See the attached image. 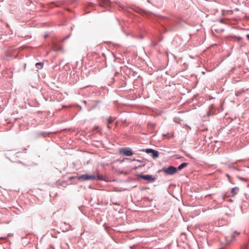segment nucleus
Returning <instances> with one entry per match:
<instances>
[{"mask_svg": "<svg viewBox=\"0 0 249 249\" xmlns=\"http://www.w3.org/2000/svg\"><path fill=\"white\" fill-rule=\"evenodd\" d=\"M239 191V188L238 187H235L231 189V193L232 194V196H234L237 194V192Z\"/></svg>", "mask_w": 249, "mask_h": 249, "instance_id": "7", "label": "nucleus"}, {"mask_svg": "<svg viewBox=\"0 0 249 249\" xmlns=\"http://www.w3.org/2000/svg\"><path fill=\"white\" fill-rule=\"evenodd\" d=\"M141 178L145 180H147L149 181H154V178H152L151 176L150 175H142Z\"/></svg>", "mask_w": 249, "mask_h": 249, "instance_id": "6", "label": "nucleus"}, {"mask_svg": "<svg viewBox=\"0 0 249 249\" xmlns=\"http://www.w3.org/2000/svg\"><path fill=\"white\" fill-rule=\"evenodd\" d=\"M43 63H37L36 64V67L37 68V69H41L43 67Z\"/></svg>", "mask_w": 249, "mask_h": 249, "instance_id": "9", "label": "nucleus"}, {"mask_svg": "<svg viewBox=\"0 0 249 249\" xmlns=\"http://www.w3.org/2000/svg\"><path fill=\"white\" fill-rule=\"evenodd\" d=\"M234 234H235L236 235H238L239 234V233H237V232H234Z\"/></svg>", "mask_w": 249, "mask_h": 249, "instance_id": "17", "label": "nucleus"}, {"mask_svg": "<svg viewBox=\"0 0 249 249\" xmlns=\"http://www.w3.org/2000/svg\"><path fill=\"white\" fill-rule=\"evenodd\" d=\"M187 164H188L187 163L183 162L182 164H181L180 165L178 166V167L177 169L180 170L183 169V168L186 167Z\"/></svg>", "mask_w": 249, "mask_h": 249, "instance_id": "8", "label": "nucleus"}, {"mask_svg": "<svg viewBox=\"0 0 249 249\" xmlns=\"http://www.w3.org/2000/svg\"><path fill=\"white\" fill-rule=\"evenodd\" d=\"M233 239V236L232 235L230 234V236H229L228 235H226L225 236V241H222V237H221L220 240L221 242V243L223 246L227 245L229 242L231 241Z\"/></svg>", "mask_w": 249, "mask_h": 249, "instance_id": "4", "label": "nucleus"}, {"mask_svg": "<svg viewBox=\"0 0 249 249\" xmlns=\"http://www.w3.org/2000/svg\"><path fill=\"white\" fill-rule=\"evenodd\" d=\"M53 50H54V51H58V50H59L58 49H57V48H54Z\"/></svg>", "mask_w": 249, "mask_h": 249, "instance_id": "15", "label": "nucleus"}, {"mask_svg": "<svg viewBox=\"0 0 249 249\" xmlns=\"http://www.w3.org/2000/svg\"><path fill=\"white\" fill-rule=\"evenodd\" d=\"M247 37L248 39L249 40V34L247 35Z\"/></svg>", "mask_w": 249, "mask_h": 249, "instance_id": "14", "label": "nucleus"}, {"mask_svg": "<svg viewBox=\"0 0 249 249\" xmlns=\"http://www.w3.org/2000/svg\"><path fill=\"white\" fill-rule=\"evenodd\" d=\"M120 153L126 156H131L133 155L132 151L126 148H123L120 149Z\"/></svg>", "mask_w": 249, "mask_h": 249, "instance_id": "3", "label": "nucleus"}, {"mask_svg": "<svg viewBox=\"0 0 249 249\" xmlns=\"http://www.w3.org/2000/svg\"><path fill=\"white\" fill-rule=\"evenodd\" d=\"M77 178L78 179L83 180H103L104 177L103 176L100 175L97 172L96 174H94L92 175H88V174H84L81 175L79 177H71L70 178Z\"/></svg>", "mask_w": 249, "mask_h": 249, "instance_id": "1", "label": "nucleus"}, {"mask_svg": "<svg viewBox=\"0 0 249 249\" xmlns=\"http://www.w3.org/2000/svg\"><path fill=\"white\" fill-rule=\"evenodd\" d=\"M107 128H109V129L111 128V127L110 126V124H107Z\"/></svg>", "mask_w": 249, "mask_h": 249, "instance_id": "13", "label": "nucleus"}, {"mask_svg": "<svg viewBox=\"0 0 249 249\" xmlns=\"http://www.w3.org/2000/svg\"><path fill=\"white\" fill-rule=\"evenodd\" d=\"M162 171L167 175H173L177 172V168L173 166H169L162 169Z\"/></svg>", "mask_w": 249, "mask_h": 249, "instance_id": "2", "label": "nucleus"}, {"mask_svg": "<svg viewBox=\"0 0 249 249\" xmlns=\"http://www.w3.org/2000/svg\"><path fill=\"white\" fill-rule=\"evenodd\" d=\"M226 176L228 178L229 180L230 181V175L229 174H227Z\"/></svg>", "mask_w": 249, "mask_h": 249, "instance_id": "12", "label": "nucleus"}, {"mask_svg": "<svg viewBox=\"0 0 249 249\" xmlns=\"http://www.w3.org/2000/svg\"><path fill=\"white\" fill-rule=\"evenodd\" d=\"M147 154H152V156L153 158L156 157V151L151 149H146L144 150Z\"/></svg>", "mask_w": 249, "mask_h": 249, "instance_id": "5", "label": "nucleus"}, {"mask_svg": "<svg viewBox=\"0 0 249 249\" xmlns=\"http://www.w3.org/2000/svg\"><path fill=\"white\" fill-rule=\"evenodd\" d=\"M114 121V119H113L112 118L109 117L107 119L108 124H110L111 123H112Z\"/></svg>", "mask_w": 249, "mask_h": 249, "instance_id": "11", "label": "nucleus"}, {"mask_svg": "<svg viewBox=\"0 0 249 249\" xmlns=\"http://www.w3.org/2000/svg\"><path fill=\"white\" fill-rule=\"evenodd\" d=\"M158 155H159V154H158V152L157 151V155H156L157 158H158Z\"/></svg>", "mask_w": 249, "mask_h": 249, "instance_id": "16", "label": "nucleus"}, {"mask_svg": "<svg viewBox=\"0 0 249 249\" xmlns=\"http://www.w3.org/2000/svg\"><path fill=\"white\" fill-rule=\"evenodd\" d=\"M238 178L241 180H242V181H245V182H247L248 181V179H247V178H242V177H238Z\"/></svg>", "mask_w": 249, "mask_h": 249, "instance_id": "10", "label": "nucleus"}]
</instances>
